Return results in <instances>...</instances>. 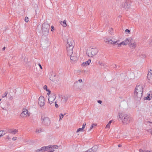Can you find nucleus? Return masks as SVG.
I'll list each match as a JSON object with an SVG mask.
<instances>
[{
	"instance_id": "nucleus-35",
	"label": "nucleus",
	"mask_w": 152,
	"mask_h": 152,
	"mask_svg": "<svg viewBox=\"0 0 152 152\" xmlns=\"http://www.w3.org/2000/svg\"><path fill=\"white\" fill-rule=\"evenodd\" d=\"M64 116V115L62 114H60V115L59 120H61Z\"/></svg>"
},
{
	"instance_id": "nucleus-41",
	"label": "nucleus",
	"mask_w": 152,
	"mask_h": 152,
	"mask_svg": "<svg viewBox=\"0 0 152 152\" xmlns=\"http://www.w3.org/2000/svg\"><path fill=\"white\" fill-rule=\"evenodd\" d=\"M148 114L149 116L152 115V113L151 112H150L149 111L148 113Z\"/></svg>"
},
{
	"instance_id": "nucleus-45",
	"label": "nucleus",
	"mask_w": 152,
	"mask_h": 152,
	"mask_svg": "<svg viewBox=\"0 0 152 152\" xmlns=\"http://www.w3.org/2000/svg\"><path fill=\"white\" fill-rule=\"evenodd\" d=\"M110 125L108 124L106 126V128H109L110 127Z\"/></svg>"
},
{
	"instance_id": "nucleus-48",
	"label": "nucleus",
	"mask_w": 152,
	"mask_h": 152,
	"mask_svg": "<svg viewBox=\"0 0 152 152\" xmlns=\"http://www.w3.org/2000/svg\"><path fill=\"white\" fill-rule=\"evenodd\" d=\"M17 139V137H13L12 138V140H15Z\"/></svg>"
},
{
	"instance_id": "nucleus-3",
	"label": "nucleus",
	"mask_w": 152,
	"mask_h": 152,
	"mask_svg": "<svg viewBox=\"0 0 152 152\" xmlns=\"http://www.w3.org/2000/svg\"><path fill=\"white\" fill-rule=\"evenodd\" d=\"M74 41L71 39L67 40V44L66 45L67 54L69 56L73 53L74 47Z\"/></svg>"
},
{
	"instance_id": "nucleus-13",
	"label": "nucleus",
	"mask_w": 152,
	"mask_h": 152,
	"mask_svg": "<svg viewBox=\"0 0 152 152\" xmlns=\"http://www.w3.org/2000/svg\"><path fill=\"white\" fill-rule=\"evenodd\" d=\"M69 56H70L71 60L73 62L77 60L78 57L77 56V55L75 53H72L71 55H69Z\"/></svg>"
},
{
	"instance_id": "nucleus-34",
	"label": "nucleus",
	"mask_w": 152,
	"mask_h": 152,
	"mask_svg": "<svg viewBox=\"0 0 152 152\" xmlns=\"http://www.w3.org/2000/svg\"><path fill=\"white\" fill-rule=\"evenodd\" d=\"M25 20L26 22H28L29 21L28 18L27 17H26L25 18Z\"/></svg>"
},
{
	"instance_id": "nucleus-64",
	"label": "nucleus",
	"mask_w": 152,
	"mask_h": 152,
	"mask_svg": "<svg viewBox=\"0 0 152 152\" xmlns=\"http://www.w3.org/2000/svg\"><path fill=\"white\" fill-rule=\"evenodd\" d=\"M37 12V11H36V10H35V12Z\"/></svg>"
},
{
	"instance_id": "nucleus-5",
	"label": "nucleus",
	"mask_w": 152,
	"mask_h": 152,
	"mask_svg": "<svg viewBox=\"0 0 152 152\" xmlns=\"http://www.w3.org/2000/svg\"><path fill=\"white\" fill-rule=\"evenodd\" d=\"M41 118L43 124L45 126H48L50 124V120L48 117H45L44 116L42 115Z\"/></svg>"
},
{
	"instance_id": "nucleus-33",
	"label": "nucleus",
	"mask_w": 152,
	"mask_h": 152,
	"mask_svg": "<svg viewBox=\"0 0 152 152\" xmlns=\"http://www.w3.org/2000/svg\"><path fill=\"white\" fill-rule=\"evenodd\" d=\"M139 152H148V151L140 149L139 150Z\"/></svg>"
},
{
	"instance_id": "nucleus-2",
	"label": "nucleus",
	"mask_w": 152,
	"mask_h": 152,
	"mask_svg": "<svg viewBox=\"0 0 152 152\" xmlns=\"http://www.w3.org/2000/svg\"><path fill=\"white\" fill-rule=\"evenodd\" d=\"M119 118L122 120V123L126 125L133 121V118L129 115L124 112L119 113Z\"/></svg>"
},
{
	"instance_id": "nucleus-26",
	"label": "nucleus",
	"mask_w": 152,
	"mask_h": 152,
	"mask_svg": "<svg viewBox=\"0 0 152 152\" xmlns=\"http://www.w3.org/2000/svg\"><path fill=\"white\" fill-rule=\"evenodd\" d=\"M132 40V38L129 37L126 39V41L127 42H128V44H129V42H133Z\"/></svg>"
},
{
	"instance_id": "nucleus-9",
	"label": "nucleus",
	"mask_w": 152,
	"mask_h": 152,
	"mask_svg": "<svg viewBox=\"0 0 152 152\" xmlns=\"http://www.w3.org/2000/svg\"><path fill=\"white\" fill-rule=\"evenodd\" d=\"M38 104L41 107L44 105V98L43 96H41L39 98L38 101Z\"/></svg>"
},
{
	"instance_id": "nucleus-28",
	"label": "nucleus",
	"mask_w": 152,
	"mask_h": 152,
	"mask_svg": "<svg viewBox=\"0 0 152 152\" xmlns=\"http://www.w3.org/2000/svg\"><path fill=\"white\" fill-rule=\"evenodd\" d=\"M43 88L44 90H45L47 91H49L50 90L47 89V86L46 85H45L44 86Z\"/></svg>"
},
{
	"instance_id": "nucleus-15",
	"label": "nucleus",
	"mask_w": 152,
	"mask_h": 152,
	"mask_svg": "<svg viewBox=\"0 0 152 152\" xmlns=\"http://www.w3.org/2000/svg\"><path fill=\"white\" fill-rule=\"evenodd\" d=\"M61 103H65L68 100V97L67 96H61Z\"/></svg>"
},
{
	"instance_id": "nucleus-4",
	"label": "nucleus",
	"mask_w": 152,
	"mask_h": 152,
	"mask_svg": "<svg viewBox=\"0 0 152 152\" xmlns=\"http://www.w3.org/2000/svg\"><path fill=\"white\" fill-rule=\"evenodd\" d=\"M50 26L49 24L44 23L42 26V32L43 35H47L49 33Z\"/></svg>"
},
{
	"instance_id": "nucleus-27",
	"label": "nucleus",
	"mask_w": 152,
	"mask_h": 152,
	"mask_svg": "<svg viewBox=\"0 0 152 152\" xmlns=\"http://www.w3.org/2000/svg\"><path fill=\"white\" fill-rule=\"evenodd\" d=\"M84 129H83L82 128H80L77 129L76 132H78L80 131H84Z\"/></svg>"
},
{
	"instance_id": "nucleus-58",
	"label": "nucleus",
	"mask_w": 152,
	"mask_h": 152,
	"mask_svg": "<svg viewBox=\"0 0 152 152\" xmlns=\"http://www.w3.org/2000/svg\"><path fill=\"white\" fill-rule=\"evenodd\" d=\"M150 45H152V41H151V42L150 43Z\"/></svg>"
},
{
	"instance_id": "nucleus-62",
	"label": "nucleus",
	"mask_w": 152,
	"mask_h": 152,
	"mask_svg": "<svg viewBox=\"0 0 152 152\" xmlns=\"http://www.w3.org/2000/svg\"><path fill=\"white\" fill-rule=\"evenodd\" d=\"M148 152H151V151H148Z\"/></svg>"
},
{
	"instance_id": "nucleus-32",
	"label": "nucleus",
	"mask_w": 152,
	"mask_h": 152,
	"mask_svg": "<svg viewBox=\"0 0 152 152\" xmlns=\"http://www.w3.org/2000/svg\"><path fill=\"white\" fill-rule=\"evenodd\" d=\"M18 132L17 130L16 129H15L13 130H12V134H15L16 133Z\"/></svg>"
},
{
	"instance_id": "nucleus-52",
	"label": "nucleus",
	"mask_w": 152,
	"mask_h": 152,
	"mask_svg": "<svg viewBox=\"0 0 152 152\" xmlns=\"http://www.w3.org/2000/svg\"><path fill=\"white\" fill-rule=\"evenodd\" d=\"M78 82H79L80 83H81L82 81V80L81 79H80L78 80Z\"/></svg>"
},
{
	"instance_id": "nucleus-18",
	"label": "nucleus",
	"mask_w": 152,
	"mask_h": 152,
	"mask_svg": "<svg viewBox=\"0 0 152 152\" xmlns=\"http://www.w3.org/2000/svg\"><path fill=\"white\" fill-rule=\"evenodd\" d=\"M119 41H114L113 40H112V39H110L109 41H108V43L111 44H113L114 45H117V43Z\"/></svg>"
},
{
	"instance_id": "nucleus-43",
	"label": "nucleus",
	"mask_w": 152,
	"mask_h": 152,
	"mask_svg": "<svg viewBox=\"0 0 152 152\" xmlns=\"http://www.w3.org/2000/svg\"><path fill=\"white\" fill-rule=\"evenodd\" d=\"M55 106L56 108H58V104H56V102H55Z\"/></svg>"
},
{
	"instance_id": "nucleus-42",
	"label": "nucleus",
	"mask_w": 152,
	"mask_h": 152,
	"mask_svg": "<svg viewBox=\"0 0 152 152\" xmlns=\"http://www.w3.org/2000/svg\"><path fill=\"white\" fill-rule=\"evenodd\" d=\"M54 26H52L51 27V31H53L54 30Z\"/></svg>"
},
{
	"instance_id": "nucleus-51",
	"label": "nucleus",
	"mask_w": 152,
	"mask_h": 152,
	"mask_svg": "<svg viewBox=\"0 0 152 152\" xmlns=\"http://www.w3.org/2000/svg\"><path fill=\"white\" fill-rule=\"evenodd\" d=\"M38 65L39 66L40 68L41 69H42V66H41V64H38Z\"/></svg>"
},
{
	"instance_id": "nucleus-7",
	"label": "nucleus",
	"mask_w": 152,
	"mask_h": 152,
	"mask_svg": "<svg viewBox=\"0 0 152 152\" xmlns=\"http://www.w3.org/2000/svg\"><path fill=\"white\" fill-rule=\"evenodd\" d=\"M50 42L48 38H46V39L42 41L41 44V46L44 49L48 47L50 45Z\"/></svg>"
},
{
	"instance_id": "nucleus-36",
	"label": "nucleus",
	"mask_w": 152,
	"mask_h": 152,
	"mask_svg": "<svg viewBox=\"0 0 152 152\" xmlns=\"http://www.w3.org/2000/svg\"><path fill=\"white\" fill-rule=\"evenodd\" d=\"M12 129H9L7 131V132H8L10 133H12Z\"/></svg>"
},
{
	"instance_id": "nucleus-47",
	"label": "nucleus",
	"mask_w": 152,
	"mask_h": 152,
	"mask_svg": "<svg viewBox=\"0 0 152 152\" xmlns=\"http://www.w3.org/2000/svg\"><path fill=\"white\" fill-rule=\"evenodd\" d=\"M42 151L41 150V148L40 149H37L36 150V152H39L40 151Z\"/></svg>"
},
{
	"instance_id": "nucleus-30",
	"label": "nucleus",
	"mask_w": 152,
	"mask_h": 152,
	"mask_svg": "<svg viewBox=\"0 0 152 152\" xmlns=\"http://www.w3.org/2000/svg\"><path fill=\"white\" fill-rule=\"evenodd\" d=\"M5 132L4 130H1L0 131V137H1L2 136L5 134V133H4V134H2V133H1V132Z\"/></svg>"
},
{
	"instance_id": "nucleus-6",
	"label": "nucleus",
	"mask_w": 152,
	"mask_h": 152,
	"mask_svg": "<svg viewBox=\"0 0 152 152\" xmlns=\"http://www.w3.org/2000/svg\"><path fill=\"white\" fill-rule=\"evenodd\" d=\"M98 50L96 48H91L90 50V53L87 52V53L88 56L93 57L94 56L96 55L98 52Z\"/></svg>"
},
{
	"instance_id": "nucleus-24",
	"label": "nucleus",
	"mask_w": 152,
	"mask_h": 152,
	"mask_svg": "<svg viewBox=\"0 0 152 152\" xmlns=\"http://www.w3.org/2000/svg\"><path fill=\"white\" fill-rule=\"evenodd\" d=\"M48 149H49V146H44L41 148V150L42 151H47Z\"/></svg>"
},
{
	"instance_id": "nucleus-59",
	"label": "nucleus",
	"mask_w": 152,
	"mask_h": 152,
	"mask_svg": "<svg viewBox=\"0 0 152 152\" xmlns=\"http://www.w3.org/2000/svg\"><path fill=\"white\" fill-rule=\"evenodd\" d=\"M7 139H8V140H10V137H9V136L7 137Z\"/></svg>"
},
{
	"instance_id": "nucleus-25",
	"label": "nucleus",
	"mask_w": 152,
	"mask_h": 152,
	"mask_svg": "<svg viewBox=\"0 0 152 152\" xmlns=\"http://www.w3.org/2000/svg\"><path fill=\"white\" fill-rule=\"evenodd\" d=\"M97 125V124H92L91 126V127H90V129L88 130L87 132H89L90 131V130L94 127H95V126H96Z\"/></svg>"
},
{
	"instance_id": "nucleus-12",
	"label": "nucleus",
	"mask_w": 152,
	"mask_h": 152,
	"mask_svg": "<svg viewBox=\"0 0 152 152\" xmlns=\"http://www.w3.org/2000/svg\"><path fill=\"white\" fill-rule=\"evenodd\" d=\"M56 99V96L55 94H52L49 97L48 99V102L50 104L53 103V101H54Z\"/></svg>"
},
{
	"instance_id": "nucleus-44",
	"label": "nucleus",
	"mask_w": 152,
	"mask_h": 152,
	"mask_svg": "<svg viewBox=\"0 0 152 152\" xmlns=\"http://www.w3.org/2000/svg\"><path fill=\"white\" fill-rule=\"evenodd\" d=\"M97 102L98 103H99V104H101L102 102L101 100H98L97 101Z\"/></svg>"
},
{
	"instance_id": "nucleus-56",
	"label": "nucleus",
	"mask_w": 152,
	"mask_h": 152,
	"mask_svg": "<svg viewBox=\"0 0 152 152\" xmlns=\"http://www.w3.org/2000/svg\"><path fill=\"white\" fill-rule=\"evenodd\" d=\"M5 48H6L5 47H4L3 48H2V50H4L5 49Z\"/></svg>"
},
{
	"instance_id": "nucleus-57",
	"label": "nucleus",
	"mask_w": 152,
	"mask_h": 152,
	"mask_svg": "<svg viewBox=\"0 0 152 152\" xmlns=\"http://www.w3.org/2000/svg\"><path fill=\"white\" fill-rule=\"evenodd\" d=\"M118 146L119 147H121L122 145L121 144H119L118 145Z\"/></svg>"
},
{
	"instance_id": "nucleus-11",
	"label": "nucleus",
	"mask_w": 152,
	"mask_h": 152,
	"mask_svg": "<svg viewBox=\"0 0 152 152\" xmlns=\"http://www.w3.org/2000/svg\"><path fill=\"white\" fill-rule=\"evenodd\" d=\"M147 78L148 79V82L149 83H152V70L151 69L148 71V74L147 75Z\"/></svg>"
},
{
	"instance_id": "nucleus-16",
	"label": "nucleus",
	"mask_w": 152,
	"mask_h": 152,
	"mask_svg": "<svg viewBox=\"0 0 152 152\" xmlns=\"http://www.w3.org/2000/svg\"><path fill=\"white\" fill-rule=\"evenodd\" d=\"M91 61V60L88 59L87 61L83 62L81 65L83 66H86L90 64Z\"/></svg>"
},
{
	"instance_id": "nucleus-46",
	"label": "nucleus",
	"mask_w": 152,
	"mask_h": 152,
	"mask_svg": "<svg viewBox=\"0 0 152 152\" xmlns=\"http://www.w3.org/2000/svg\"><path fill=\"white\" fill-rule=\"evenodd\" d=\"M109 40L108 39H106L105 40V41L106 42H108V41H109Z\"/></svg>"
},
{
	"instance_id": "nucleus-29",
	"label": "nucleus",
	"mask_w": 152,
	"mask_h": 152,
	"mask_svg": "<svg viewBox=\"0 0 152 152\" xmlns=\"http://www.w3.org/2000/svg\"><path fill=\"white\" fill-rule=\"evenodd\" d=\"M93 148H92L91 149H89L87 151H86L85 152H95L93 150V149H92Z\"/></svg>"
},
{
	"instance_id": "nucleus-54",
	"label": "nucleus",
	"mask_w": 152,
	"mask_h": 152,
	"mask_svg": "<svg viewBox=\"0 0 152 152\" xmlns=\"http://www.w3.org/2000/svg\"><path fill=\"white\" fill-rule=\"evenodd\" d=\"M112 122V120L110 121H109L108 124L110 125L111 124V123Z\"/></svg>"
},
{
	"instance_id": "nucleus-21",
	"label": "nucleus",
	"mask_w": 152,
	"mask_h": 152,
	"mask_svg": "<svg viewBox=\"0 0 152 152\" xmlns=\"http://www.w3.org/2000/svg\"><path fill=\"white\" fill-rule=\"evenodd\" d=\"M128 43V42L126 41H123L121 42L120 43H118V42L117 43V45H118V47H120L121 46V45H126Z\"/></svg>"
},
{
	"instance_id": "nucleus-10",
	"label": "nucleus",
	"mask_w": 152,
	"mask_h": 152,
	"mask_svg": "<svg viewBox=\"0 0 152 152\" xmlns=\"http://www.w3.org/2000/svg\"><path fill=\"white\" fill-rule=\"evenodd\" d=\"M74 89L76 90H80L81 88V86L80 84L78 83V81L75 82L73 85Z\"/></svg>"
},
{
	"instance_id": "nucleus-19",
	"label": "nucleus",
	"mask_w": 152,
	"mask_h": 152,
	"mask_svg": "<svg viewBox=\"0 0 152 152\" xmlns=\"http://www.w3.org/2000/svg\"><path fill=\"white\" fill-rule=\"evenodd\" d=\"M77 73H78L79 75H80L81 74H84V73H87L88 72L84 70H79L77 71Z\"/></svg>"
},
{
	"instance_id": "nucleus-50",
	"label": "nucleus",
	"mask_w": 152,
	"mask_h": 152,
	"mask_svg": "<svg viewBox=\"0 0 152 152\" xmlns=\"http://www.w3.org/2000/svg\"><path fill=\"white\" fill-rule=\"evenodd\" d=\"M141 56H142L141 57L142 58H145L146 56L145 54L142 55H141Z\"/></svg>"
},
{
	"instance_id": "nucleus-22",
	"label": "nucleus",
	"mask_w": 152,
	"mask_h": 152,
	"mask_svg": "<svg viewBox=\"0 0 152 152\" xmlns=\"http://www.w3.org/2000/svg\"><path fill=\"white\" fill-rule=\"evenodd\" d=\"M58 145H50L49 146V149L50 150L52 148L53 149H58Z\"/></svg>"
},
{
	"instance_id": "nucleus-17",
	"label": "nucleus",
	"mask_w": 152,
	"mask_h": 152,
	"mask_svg": "<svg viewBox=\"0 0 152 152\" xmlns=\"http://www.w3.org/2000/svg\"><path fill=\"white\" fill-rule=\"evenodd\" d=\"M128 45L132 49H134L136 47V44L134 42H129Z\"/></svg>"
},
{
	"instance_id": "nucleus-39",
	"label": "nucleus",
	"mask_w": 152,
	"mask_h": 152,
	"mask_svg": "<svg viewBox=\"0 0 152 152\" xmlns=\"http://www.w3.org/2000/svg\"><path fill=\"white\" fill-rule=\"evenodd\" d=\"M25 65H26V66H28V67H29L30 66V64H29V62H27L26 63Z\"/></svg>"
},
{
	"instance_id": "nucleus-40",
	"label": "nucleus",
	"mask_w": 152,
	"mask_h": 152,
	"mask_svg": "<svg viewBox=\"0 0 152 152\" xmlns=\"http://www.w3.org/2000/svg\"><path fill=\"white\" fill-rule=\"evenodd\" d=\"M125 32L126 33H130V31L128 29H126L125 30Z\"/></svg>"
},
{
	"instance_id": "nucleus-8",
	"label": "nucleus",
	"mask_w": 152,
	"mask_h": 152,
	"mask_svg": "<svg viewBox=\"0 0 152 152\" xmlns=\"http://www.w3.org/2000/svg\"><path fill=\"white\" fill-rule=\"evenodd\" d=\"M131 2L129 0H126L124 4H122V7L126 10L130 7Z\"/></svg>"
},
{
	"instance_id": "nucleus-53",
	"label": "nucleus",
	"mask_w": 152,
	"mask_h": 152,
	"mask_svg": "<svg viewBox=\"0 0 152 152\" xmlns=\"http://www.w3.org/2000/svg\"><path fill=\"white\" fill-rule=\"evenodd\" d=\"M149 131L151 132V134H152V129H150Z\"/></svg>"
},
{
	"instance_id": "nucleus-63",
	"label": "nucleus",
	"mask_w": 152,
	"mask_h": 152,
	"mask_svg": "<svg viewBox=\"0 0 152 152\" xmlns=\"http://www.w3.org/2000/svg\"><path fill=\"white\" fill-rule=\"evenodd\" d=\"M1 99H0V102L1 101Z\"/></svg>"
},
{
	"instance_id": "nucleus-14",
	"label": "nucleus",
	"mask_w": 152,
	"mask_h": 152,
	"mask_svg": "<svg viewBox=\"0 0 152 152\" xmlns=\"http://www.w3.org/2000/svg\"><path fill=\"white\" fill-rule=\"evenodd\" d=\"M29 115L28 111L27 109H23L22 112L20 114V116L22 117H24Z\"/></svg>"
},
{
	"instance_id": "nucleus-1",
	"label": "nucleus",
	"mask_w": 152,
	"mask_h": 152,
	"mask_svg": "<svg viewBox=\"0 0 152 152\" xmlns=\"http://www.w3.org/2000/svg\"><path fill=\"white\" fill-rule=\"evenodd\" d=\"M143 87L142 85L137 83L134 92V98L137 101L140 100L142 95Z\"/></svg>"
},
{
	"instance_id": "nucleus-38",
	"label": "nucleus",
	"mask_w": 152,
	"mask_h": 152,
	"mask_svg": "<svg viewBox=\"0 0 152 152\" xmlns=\"http://www.w3.org/2000/svg\"><path fill=\"white\" fill-rule=\"evenodd\" d=\"M86 125V123H84L83 124V126H82V128H83V129H84V128L85 127V126Z\"/></svg>"
},
{
	"instance_id": "nucleus-49",
	"label": "nucleus",
	"mask_w": 152,
	"mask_h": 152,
	"mask_svg": "<svg viewBox=\"0 0 152 152\" xmlns=\"http://www.w3.org/2000/svg\"><path fill=\"white\" fill-rule=\"evenodd\" d=\"M48 91V92L47 93V94L48 96H49L50 94V90L49 91Z\"/></svg>"
},
{
	"instance_id": "nucleus-61",
	"label": "nucleus",
	"mask_w": 152,
	"mask_h": 152,
	"mask_svg": "<svg viewBox=\"0 0 152 152\" xmlns=\"http://www.w3.org/2000/svg\"><path fill=\"white\" fill-rule=\"evenodd\" d=\"M1 133H2V134H4V133H3V132H1Z\"/></svg>"
},
{
	"instance_id": "nucleus-55",
	"label": "nucleus",
	"mask_w": 152,
	"mask_h": 152,
	"mask_svg": "<svg viewBox=\"0 0 152 152\" xmlns=\"http://www.w3.org/2000/svg\"><path fill=\"white\" fill-rule=\"evenodd\" d=\"M112 66H113L114 67H116V68L117 67L116 66V65L115 64H113L112 65Z\"/></svg>"
},
{
	"instance_id": "nucleus-31",
	"label": "nucleus",
	"mask_w": 152,
	"mask_h": 152,
	"mask_svg": "<svg viewBox=\"0 0 152 152\" xmlns=\"http://www.w3.org/2000/svg\"><path fill=\"white\" fill-rule=\"evenodd\" d=\"M7 93H8V92L7 91L5 92L4 93V94L2 96V97L4 98V97H5L7 95Z\"/></svg>"
},
{
	"instance_id": "nucleus-37",
	"label": "nucleus",
	"mask_w": 152,
	"mask_h": 152,
	"mask_svg": "<svg viewBox=\"0 0 152 152\" xmlns=\"http://www.w3.org/2000/svg\"><path fill=\"white\" fill-rule=\"evenodd\" d=\"M42 129H37L36 131V132L39 133L40 132H42Z\"/></svg>"
},
{
	"instance_id": "nucleus-20",
	"label": "nucleus",
	"mask_w": 152,
	"mask_h": 152,
	"mask_svg": "<svg viewBox=\"0 0 152 152\" xmlns=\"http://www.w3.org/2000/svg\"><path fill=\"white\" fill-rule=\"evenodd\" d=\"M152 98V94H148L146 97H145L144 98V100H150Z\"/></svg>"
},
{
	"instance_id": "nucleus-60",
	"label": "nucleus",
	"mask_w": 152,
	"mask_h": 152,
	"mask_svg": "<svg viewBox=\"0 0 152 152\" xmlns=\"http://www.w3.org/2000/svg\"><path fill=\"white\" fill-rule=\"evenodd\" d=\"M148 122L149 123H152V122H151L150 121H148Z\"/></svg>"
},
{
	"instance_id": "nucleus-23",
	"label": "nucleus",
	"mask_w": 152,
	"mask_h": 152,
	"mask_svg": "<svg viewBox=\"0 0 152 152\" xmlns=\"http://www.w3.org/2000/svg\"><path fill=\"white\" fill-rule=\"evenodd\" d=\"M66 21L65 20L63 21H61L60 23L64 27H65L66 26Z\"/></svg>"
}]
</instances>
